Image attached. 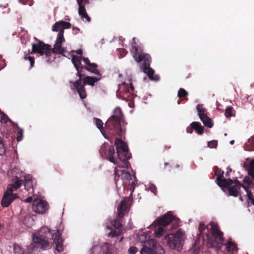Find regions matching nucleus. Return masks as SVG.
Segmentation results:
<instances>
[{"mask_svg":"<svg viewBox=\"0 0 254 254\" xmlns=\"http://www.w3.org/2000/svg\"><path fill=\"white\" fill-rule=\"evenodd\" d=\"M115 145L117 148V155L119 156L120 159L121 158V155H127V147L125 142L120 139H116Z\"/></svg>","mask_w":254,"mask_h":254,"instance_id":"nucleus-18","label":"nucleus"},{"mask_svg":"<svg viewBox=\"0 0 254 254\" xmlns=\"http://www.w3.org/2000/svg\"><path fill=\"white\" fill-rule=\"evenodd\" d=\"M52 31L57 32L59 31V33H61L62 32L63 36H64V31L63 29L62 21L57 22L53 25Z\"/></svg>","mask_w":254,"mask_h":254,"instance_id":"nucleus-28","label":"nucleus"},{"mask_svg":"<svg viewBox=\"0 0 254 254\" xmlns=\"http://www.w3.org/2000/svg\"><path fill=\"white\" fill-rule=\"evenodd\" d=\"M90 254H109V245L105 243L103 246L101 245H94L90 250Z\"/></svg>","mask_w":254,"mask_h":254,"instance_id":"nucleus-19","label":"nucleus"},{"mask_svg":"<svg viewBox=\"0 0 254 254\" xmlns=\"http://www.w3.org/2000/svg\"><path fill=\"white\" fill-rule=\"evenodd\" d=\"M165 165H167V163H165Z\"/></svg>","mask_w":254,"mask_h":254,"instance_id":"nucleus-63","label":"nucleus"},{"mask_svg":"<svg viewBox=\"0 0 254 254\" xmlns=\"http://www.w3.org/2000/svg\"><path fill=\"white\" fill-rule=\"evenodd\" d=\"M8 120L9 121V122L10 123H11V121H10L8 119V118L7 117V116H6L4 114V113L2 112L0 110V122L2 123H6L8 121Z\"/></svg>","mask_w":254,"mask_h":254,"instance_id":"nucleus-36","label":"nucleus"},{"mask_svg":"<svg viewBox=\"0 0 254 254\" xmlns=\"http://www.w3.org/2000/svg\"><path fill=\"white\" fill-rule=\"evenodd\" d=\"M244 167L248 171L249 175L251 176L254 179V159L251 160L249 166L246 167V165L244 164Z\"/></svg>","mask_w":254,"mask_h":254,"instance_id":"nucleus-24","label":"nucleus"},{"mask_svg":"<svg viewBox=\"0 0 254 254\" xmlns=\"http://www.w3.org/2000/svg\"><path fill=\"white\" fill-rule=\"evenodd\" d=\"M224 173V172H222V173L220 175H222Z\"/></svg>","mask_w":254,"mask_h":254,"instance_id":"nucleus-62","label":"nucleus"},{"mask_svg":"<svg viewBox=\"0 0 254 254\" xmlns=\"http://www.w3.org/2000/svg\"><path fill=\"white\" fill-rule=\"evenodd\" d=\"M62 27H63V31L64 30V29L69 28L71 26V24L70 23L67 22L62 21Z\"/></svg>","mask_w":254,"mask_h":254,"instance_id":"nucleus-44","label":"nucleus"},{"mask_svg":"<svg viewBox=\"0 0 254 254\" xmlns=\"http://www.w3.org/2000/svg\"><path fill=\"white\" fill-rule=\"evenodd\" d=\"M200 119L204 126L209 128L212 127V123L211 122V120L207 116V115L202 117Z\"/></svg>","mask_w":254,"mask_h":254,"instance_id":"nucleus-31","label":"nucleus"},{"mask_svg":"<svg viewBox=\"0 0 254 254\" xmlns=\"http://www.w3.org/2000/svg\"><path fill=\"white\" fill-rule=\"evenodd\" d=\"M207 145L209 147L213 148H216L217 146V141L216 140H212L208 142Z\"/></svg>","mask_w":254,"mask_h":254,"instance_id":"nucleus-43","label":"nucleus"},{"mask_svg":"<svg viewBox=\"0 0 254 254\" xmlns=\"http://www.w3.org/2000/svg\"><path fill=\"white\" fill-rule=\"evenodd\" d=\"M190 126L193 129L196 130L199 134H202L203 132V128L200 125V123L196 122H193L190 124Z\"/></svg>","mask_w":254,"mask_h":254,"instance_id":"nucleus-25","label":"nucleus"},{"mask_svg":"<svg viewBox=\"0 0 254 254\" xmlns=\"http://www.w3.org/2000/svg\"><path fill=\"white\" fill-rule=\"evenodd\" d=\"M75 52L77 54H78V55H81V54H82V50H80V49H79V50H77L75 51Z\"/></svg>","mask_w":254,"mask_h":254,"instance_id":"nucleus-51","label":"nucleus"},{"mask_svg":"<svg viewBox=\"0 0 254 254\" xmlns=\"http://www.w3.org/2000/svg\"><path fill=\"white\" fill-rule=\"evenodd\" d=\"M156 187L154 184H150L148 190L153 192L155 195L156 194Z\"/></svg>","mask_w":254,"mask_h":254,"instance_id":"nucleus-45","label":"nucleus"},{"mask_svg":"<svg viewBox=\"0 0 254 254\" xmlns=\"http://www.w3.org/2000/svg\"><path fill=\"white\" fill-rule=\"evenodd\" d=\"M130 158L128 155H121V158L120 159L119 156L116 158L114 162H113L116 166V168H127L128 166V162L127 160Z\"/></svg>","mask_w":254,"mask_h":254,"instance_id":"nucleus-20","label":"nucleus"},{"mask_svg":"<svg viewBox=\"0 0 254 254\" xmlns=\"http://www.w3.org/2000/svg\"><path fill=\"white\" fill-rule=\"evenodd\" d=\"M235 112L232 107L228 106L226 108L225 112V116L227 118L235 116Z\"/></svg>","mask_w":254,"mask_h":254,"instance_id":"nucleus-33","label":"nucleus"},{"mask_svg":"<svg viewBox=\"0 0 254 254\" xmlns=\"http://www.w3.org/2000/svg\"><path fill=\"white\" fill-rule=\"evenodd\" d=\"M117 54L120 58L125 57L127 53V52L125 49L123 48H119L117 49Z\"/></svg>","mask_w":254,"mask_h":254,"instance_id":"nucleus-37","label":"nucleus"},{"mask_svg":"<svg viewBox=\"0 0 254 254\" xmlns=\"http://www.w3.org/2000/svg\"><path fill=\"white\" fill-rule=\"evenodd\" d=\"M178 226H179V225H176L175 226V228H176Z\"/></svg>","mask_w":254,"mask_h":254,"instance_id":"nucleus-58","label":"nucleus"},{"mask_svg":"<svg viewBox=\"0 0 254 254\" xmlns=\"http://www.w3.org/2000/svg\"><path fill=\"white\" fill-rule=\"evenodd\" d=\"M78 13L82 18H85L87 21H90V18L86 13L85 7H81V6L78 7Z\"/></svg>","mask_w":254,"mask_h":254,"instance_id":"nucleus-29","label":"nucleus"},{"mask_svg":"<svg viewBox=\"0 0 254 254\" xmlns=\"http://www.w3.org/2000/svg\"><path fill=\"white\" fill-rule=\"evenodd\" d=\"M74 30H76V32H78L79 30V29L78 28H74Z\"/></svg>","mask_w":254,"mask_h":254,"instance_id":"nucleus-54","label":"nucleus"},{"mask_svg":"<svg viewBox=\"0 0 254 254\" xmlns=\"http://www.w3.org/2000/svg\"><path fill=\"white\" fill-rule=\"evenodd\" d=\"M137 251V249L135 247H131L128 250V252L129 254H135Z\"/></svg>","mask_w":254,"mask_h":254,"instance_id":"nucleus-46","label":"nucleus"},{"mask_svg":"<svg viewBox=\"0 0 254 254\" xmlns=\"http://www.w3.org/2000/svg\"><path fill=\"white\" fill-rule=\"evenodd\" d=\"M6 152V146L3 142V140L1 137H0V155H3Z\"/></svg>","mask_w":254,"mask_h":254,"instance_id":"nucleus-35","label":"nucleus"},{"mask_svg":"<svg viewBox=\"0 0 254 254\" xmlns=\"http://www.w3.org/2000/svg\"><path fill=\"white\" fill-rule=\"evenodd\" d=\"M170 236V235H167L165 236V239L167 241L169 246L178 251L181 250L186 239L184 233L179 229L173 235L172 237L171 238Z\"/></svg>","mask_w":254,"mask_h":254,"instance_id":"nucleus-8","label":"nucleus"},{"mask_svg":"<svg viewBox=\"0 0 254 254\" xmlns=\"http://www.w3.org/2000/svg\"><path fill=\"white\" fill-rule=\"evenodd\" d=\"M61 233L58 230H51L47 226H44L37 232L33 234V243L27 247L29 254L39 249H47L50 244L56 245V250L59 253L64 250Z\"/></svg>","mask_w":254,"mask_h":254,"instance_id":"nucleus-1","label":"nucleus"},{"mask_svg":"<svg viewBox=\"0 0 254 254\" xmlns=\"http://www.w3.org/2000/svg\"><path fill=\"white\" fill-rule=\"evenodd\" d=\"M134 178V180L133 182H132L131 183V190H132V191H133L135 186H136V178H135V176H133Z\"/></svg>","mask_w":254,"mask_h":254,"instance_id":"nucleus-48","label":"nucleus"},{"mask_svg":"<svg viewBox=\"0 0 254 254\" xmlns=\"http://www.w3.org/2000/svg\"><path fill=\"white\" fill-rule=\"evenodd\" d=\"M48 209V204L47 201L39 198H34L33 201L32 209L39 214H43Z\"/></svg>","mask_w":254,"mask_h":254,"instance_id":"nucleus-11","label":"nucleus"},{"mask_svg":"<svg viewBox=\"0 0 254 254\" xmlns=\"http://www.w3.org/2000/svg\"><path fill=\"white\" fill-rule=\"evenodd\" d=\"M234 140H231V141H230V143L231 144H234Z\"/></svg>","mask_w":254,"mask_h":254,"instance_id":"nucleus-56","label":"nucleus"},{"mask_svg":"<svg viewBox=\"0 0 254 254\" xmlns=\"http://www.w3.org/2000/svg\"><path fill=\"white\" fill-rule=\"evenodd\" d=\"M35 39L37 41V43L32 44V53H38L41 56L45 54L47 56H49L51 54V46L44 44L43 42L38 40L36 38Z\"/></svg>","mask_w":254,"mask_h":254,"instance_id":"nucleus-10","label":"nucleus"},{"mask_svg":"<svg viewBox=\"0 0 254 254\" xmlns=\"http://www.w3.org/2000/svg\"><path fill=\"white\" fill-rule=\"evenodd\" d=\"M124 117L121 109L116 107L113 111L112 115L106 121L105 127L111 134H118L122 136L126 132V129L121 127V122Z\"/></svg>","mask_w":254,"mask_h":254,"instance_id":"nucleus-6","label":"nucleus"},{"mask_svg":"<svg viewBox=\"0 0 254 254\" xmlns=\"http://www.w3.org/2000/svg\"><path fill=\"white\" fill-rule=\"evenodd\" d=\"M192 129L193 128H192L191 127H188L187 128V132L189 133H191L192 132Z\"/></svg>","mask_w":254,"mask_h":254,"instance_id":"nucleus-50","label":"nucleus"},{"mask_svg":"<svg viewBox=\"0 0 254 254\" xmlns=\"http://www.w3.org/2000/svg\"><path fill=\"white\" fill-rule=\"evenodd\" d=\"M83 61L86 64V66L83 67L80 66L82 57L78 56H72L71 61L74 64L76 70L77 75L79 77V79L75 82L70 81V87L74 92L77 91L80 97L84 99L86 97V93L84 90L83 86L81 85V79L83 75L81 73V70L83 68H85L93 73L100 75L99 72L97 69V64L95 63H90L88 58H83Z\"/></svg>","mask_w":254,"mask_h":254,"instance_id":"nucleus-2","label":"nucleus"},{"mask_svg":"<svg viewBox=\"0 0 254 254\" xmlns=\"http://www.w3.org/2000/svg\"><path fill=\"white\" fill-rule=\"evenodd\" d=\"M198 230L199 235H205L208 247L217 249L220 248L223 240V234L216 223L211 222L205 227L203 223L200 222Z\"/></svg>","mask_w":254,"mask_h":254,"instance_id":"nucleus-3","label":"nucleus"},{"mask_svg":"<svg viewBox=\"0 0 254 254\" xmlns=\"http://www.w3.org/2000/svg\"><path fill=\"white\" fill-rule=\"evenodd\" d=\"M0 8L3 9V8H5V6H3L2 5L0 4Z\"/></svg>","mask_w":254,"mask_h":254,"instance_id":"nucleus-53","label":"nucleus"},{"mask_svg":"<svg viewBox=\"0 0 254 254\" xmlns=\"http://www.w3.org/2000/svg\"><path fill=\"white\" fill-rule=\"evenodd\" d=\"M34 218L30 216H25L23 220V224L27 228H30L34 224Z\"/></svg>","mask_w":254,"mask_h":254,"instance_id":"nucleus-27","label":"nucleus"},{"mask_svg":"<svg viewBox=\"0 0 254 254\" xmlns=\"http://www.w3.org/2000/svg\"><path fill=\"white\" fill-rule=\"evenodd\" d=\"M226 249L228 252L231 254H235L237 252L238 248L236 244L231 240L228 241L226 244Z\"/></svg>","mask_w":254,"mask_h":254,"instance_id":"nucleus-23","label":"nucleus"},{"mask_svg":"<svg viewBox=\"0 0 254 254\" xmlns=\"http://www.w3.org/2000/svg\"><path fill=\"white\" fill-rule=\"evenodd\" d=\"M100 79V77H94L87 76L83 79V81L81 80V85L83 86V88H84V85L86 84H88L93 86H94V83L99 81ZM84 89H85V88Z\"/></svg>","mask_w":254,"mask_h":254,"instance_id":"nucleus-22","label":"nucleus"},{"mask_svg":"<svg viewBox=\"0 0 254 254\" xmlns=\"http://www.w3.org/2000/svg\"><path fill=\"white\" fill-rule=\"evenodd\" d=\"M21 1V0H19V1L20 2Z\"/></svg>","mask_w":254,"mask_h":254,"instance_id":"nucleus-64","label":"nucleus"},{"mask_svg":"<svg viewBox=\"0 0 254 254\" xmlns=\"http://www.w3.org/2000/svg\"><path fill=\"white\" fill-rule=\"evenodd\" d=\"M13 124L14 125H15L16 127L17 128V129H18V127H19V126H18L17 124V123H15V124L13 123Z\"/></svg>","mask_w":254,"mask_h":254,"instance_id":"nucleus-55","label":"nucleus"},{"mask_svg":"<svg viewBox=\"0 0 254 254\" xmlns=\"http://www.w3.org/2000/svg\"><path fill=\"white\" fill-rule=\"evenodd\" d=\"M174 219L175 217L172 215V212L169 211L166 213V214L155 221L152 225L150 226V227L153 226L154 225H159L162 226H165L168 225L171 222L174 221Z\"/></svg>","mask_w":254,"mask_h":254,"instance_id":"nucleus-14","label":"nucleus"},{"mask_svg":"<svg viewBox=\"0 0 254 254\" xmlns=\"http://www.w3.org/2000/svg\"><path fill=\"white\" fill-rule=\"evenodd\" d=\"M104 147L102 146V147H101V149H100V153H101V151H102V150L103 151V150H104Z\"/></svg>","mask_w":254,"mask_h":254,"instance_id":"nucleus-57","label":"nucleus"},{"mask_svg":"<svg viewBox=\"0 0 254 254\" xmlns=\"http://www.w3.org/2000/svg\"><path fill=\"white\" fill-rule=\"evenodd\" d=\"M1 58V56L0 55V59ZM2 68V67H0V70Z\"/></svg>","mask_w":254,"mask_h":254,"instance_id":"nucleus-59","label":"nucleus"},{"mask_svg":"<svg viewBox=\"0 0 254 254\" xmlns=\"http://www.w3.org/2000/svg\"><path fill=\"white\" fill-rule=\"evenodd\" d=\"M33 200V198L31 197H27L25 200V201L27 203H30Z\"/></svg>","mask_w":254,"mask_h":254,"instance_id":"nucleus-49","label":"nucleus"},{"mask_svg":"<svg viewBox=\"0 0 254 254\" xmlns=\"http://www.w3.org/2000/svg\"><path fill=\"white\" fill-rule=\"evenodd\" d=\"M19 170L17 167H14L12 170V173L13 176L16 179V181H19L21 184L20 179L24 177V184L25 189L27 191H30V190H33V181L32 176L30 175H25L24 173L20 172L19 173Z\"/></svg>","mask_w":254,"mask_h":254,"instance_id":"nucleus-9","label":"nucleus"},{"mask_svg":"<svg viewBox=\"0 0 254 254\" xmlns=\"http://www.w3.org/2000/svg\"><path fill=\"white\" fill-rule=\"evenodd\" d=\"M196 110L199 118H201L202 117L207 116V110L205 108H204L203 105H198L196 107Z\"/></svg>","mask_w":254,"mask_h":254,"instance_id":"nucleus-26","label":"nucleus"},{"mask_svg":"<svg viewBox=\"0 0 254 254\" xmlns=\"http://www.w3.org/2000/svg\"><path fill=\"white\" fill-rule=\"evenodd\" d=\"M78 3V6L81 7H84L85 4L86 3H88V0H76Z\"/></svg>","mask_w":254,"mask_h":254,"instance_id":"nucleus-47","label":"nucleus"},{"mask_svg":"<svg viewBox=\"0 0 254 254\" xmlns=\"http://www.w3.org/2000/svg\"><path fill=\"white\" fill-rule=\"evenodd\" d=\"M94 120H95V124H96L97 127L100 129L101 132L105 137V134H104V131L103 130V123L102 121L100 119H99L97 118H94Z\"/></svg>","mask_w":254,"mask_h":254,"instance_id":"nucleus-34","label":"nucleus"},{"mask_svg":"<svg viewBox=\"0 0 254 254\" xmlns=\"http://www.w3.org/2000/svg\"><path fill=\"white\" fill-rule=\"evenodd\" d=\"M187 95V92L185 89H184L183 88H180L179 90L178 93V96L179 97H180V98L183 97Z\"/></svg>","mask_w":254,"mask_h":254,"instance_id":"nucleus-41","label":"nucleus"},{"mask_svg":"<svg viewBox=\"0 0 254 254\" xmlns=\"http://www.w3.org/2000/svg\"><path fill=\"white\" fill-rule=\"evenodd\" d=\"M108 158L109 160L111 162H114L115 160L116 159L115 155V151L114 146H111L108 149Z\"/></svg>","mask_w":254,"mask_h":254,"instance_id":"nucleus-30","label":"nucleus"},{"mask_svg":"<svg viewBox=\"0 0 254 254\" xmlns=\"http://www.w3.org/2000/svg\"><path fill=\"white\" fill-rule=\"evenodd\" d=\"M248 141H249V142L251 143V139H249Z\"/></svg>","mask_w":254,"mask_h":254,"instance_id":"nucleus-60","label":"nucleus"},{"mask_svg":"<svg viewBox=\"0 0 254 254\" xmlns=\"http://www.w3.org/2000/svg\"><path fill=\"white\" fill-rule=\"evenodd\" d=\"M23 130L22 128L18 127V129L17 131V140L18 141H20L22 140L23 137Z\"/></svg>","mask_w":254,"mask_h":254,"instance_id":"nucleus-40","label":"nucleus"},{"mask_svg":"<svg viewBox=\"0 0 254 254\" xmlns=\"http://www.w3.org/2000/svg\"><path fill=\"white\" fill-rule=\"evenodd\" d=\"M133 87L131 83L129 84H127L126 83H123L122 84L119 85L118 90L117 93V97L122 100H125V98L123 97L121 95V94H127L130 93V91L133 90Z\"/></svg>","mask_w":254,"mask_h":254,"instance_id":"nucleus-17","label":"nucleus"},{"mask_svg":"<svg viewBox=\"0 0 254 254\" xmlns=\"http://www.w3.org/2000/svg\"><path fill=\"white\" fill-rule=\"evenodd\" d=\"M24 59L25 60H28L30 62V67H32L34 66V59L33 57H32L31 56H25L24 57Z\"/></svg>","mask_w":254,"mask_h":254,"instance_id":"nucleus-42","label":"nucleus"},{"mask_svg":"<svg viewBox=\"0 0 254 254\" xmlns=\"http://www.w3.org/2000/svg\"><path fill=\"white\" fill-rule=\"evenodd\" d=\"M217 178L218 184L220 187H223L227 189L230 195L235 197L240 196L239 199L243 201V196L242 195V191L241 190V187H242L241 184L237 180L233 181L231 179H227L223 178L219 176L218 174ZM242 188L246 192V194H244V196H247L249 200H252L253 203L254 205V200H253V194L250 188L247 187L242 186Z\"/></svg>","mask_w":254,"mask_h":254,"instance_id":"nucleus-4","label":"nucleus"},{"mask_svg":"<svg viewBox=\"0 0 254 254\" xmlns=\"http://www.w3.org/2000/svg\"><path fill=\"white\" fill-rule=\"evenodd\" d=\"M135 38L132 39L131 43V49L130 52L132 55L133 58L137 63L143 61V66L142 67L143 71L146 73L151 80L158 81L159 76L158 75H154V70L150 67L151 62V58L148 54H144L142 50L136 47L135 46Z\"/></svg>","mask_w":254,"mask_h":254,"instance_id":"nucleus-5","label":"nucleus"},{"mask_svg":"<svg viewBox=\"0 0 254 254\" xmlns=\"http://www.w3.org/2000/svg\"><path fill=\"white\" fill-rule=\"evenodd\" d=\"M247 146H248V145H247V144H246V145H245V147H244V148H245V149L246 150H247V151H251V150H252V149H250V148H249L247 147Z\"/></svg>","mask_w":254,"mask_h":254,"instance_id":"nucleus-52","label":"nucleus"},{"mask_svg":"<svg viewBox=\"0 0 254 254\" xmlns=\"http://www.w3.org/2000/svg\"><path fill=\"white\" fill-rule=\"evenodd\" d=\"M115 180L117 186H118V184H120L119 180L120 177L122 180H123V183L125 181H129L130 180L132 179L131 175L126 170H118L116 169V167H115Z\"/></svg>","mask_w":254,"mask_h":254,"instance_id":"nucleus-16","label":"nucleus"},{"mask_svg":"<svg viewBox=\"0 0 254 254\" xmlns=\"http://www.w3.org/2000/svg\"><path fill=\"white\" fill-rule=\"evenodd\" d=\"M111 223L116 230L112 231L109 234V236L114 237L120 235L122 233L121 228L122 227V225L121 222L119 220H114L111 222Z\"/></svg>","mask_w":254,"mask_h":254,"instance_id":"nucleus-21","label":"nucleus"},{"mask_svg":"<svg viewBox=\"0 0 254 254\" xmlns=\"http://www.w3.org/2000/svg\"><path fill=\"white\" fill-rule=\"evenodd\" d=\"M216 105H217V106H218V102H216Z\"/></svg>","mask_w":254,"mask_h":254,"instance_id":"nucleus-61","label":"nucleus"},{"mask_svg":"<svg viewBox=\"0 0 254 254\" xmlns=\"http://www.w3.org/2000/svg\"><path fill=\"white\" fill-rule=\"evenodd\" d=\"M20 186L21 183L19 181H15L13 184H10L8 186L7 190L4 194L1 202L2 207L8 206L12 201L17 197V194L13 193L12 192Z\"/></svg>","mask_w":254,"mask_h":254,"instance_id":"nucleus-7","label":"nucleus"},{"mask_svg":"<svg viewBox=\"0 0 254 254\" xmlns=\"http://www.w3.org/2000/svg\"><path fill=\"white\" fill-rule=\"evenodd\" d=\"M64 41V36H63L62 32L58 33L56 43L54 45V48L51 49L52 52L64 55L66 52L65 49L62 47V44Z\"/></svg>","mask_w":254,"mask_h":254,"instance_id":"nucleus-15","label":"nucleus"},{"mask_svg":"<svg viewBox=\"0 0 254 254\" xmlns=\"http://www.w3.org/2000/svg\"><path fill=\"white\" fill-rule=\"evenodd\" d=\"M141 254H157L156 253L152 252L149 249L146 248H143L140 251Z\"/></svg>","mask_w":254,"mask_h":254,"instance_id":"nucleus-39","label":"nucleus"},{"mask_svg":"<svg viewBox=\"0 0 254 254\" xmlns=\"http://www.w3.org/2000/svg\"><path fill=\"white\" fill-rule=\"evenodd\" d=\"M131 199L130 196L126 197L122 200L120 205L117 208V216L119 218H122L124 216L125 212L128 209L129 206L131 204Z\"/></svg>","mask_w":254,"mask_h":254,"instance_id":"nucleus-13","label":"nucleus"},{"mask_svg":"<svg viewBox=\"0 0 254 254\" xmlns=\"http://www.w3.org/2000/svg\"><path fill=\"white\" fill-rule=\"evenodd\" d=\"M163 232L164 229L161 227H159L155 231V235L156 237L160 238L163 234Z\"/></svg>","mask_w":254,"mask_h":254,"instance_id":"nucleus-38","label":"nucleus"},{"mask_svg":"<svg viewBox=\"0 0 254 254\" xmlns=\"http://www.w3.org/2000/svg\"><path fill=\"white\" fill-rule=\"evenodd\" d=\"M144 243L143 248H146L149 249L152 252L157 253V254H164V251L160 244L158 243L154 239H149L146 241H141Z\"/></svg>","mask_w":254,"mask_h":254,"instance_id":"nucleus-12","label":"nucleus"},{"mask_svg":"<svg viewBox=\"0 0 254 254\" xmlns=\"http://www.w3.org/2000/svg\"><path fill=\"white\" fill-rule=\"evenodd\" d=\"M13 250L14 254H27V253L25 252L19 245L14 244Z\"/></svg>","mask_w":254,"mask_h":254,"instance_id":"nucleus-32","label":"nucleus"}]
</instances>
